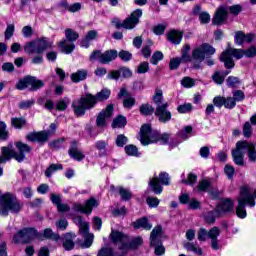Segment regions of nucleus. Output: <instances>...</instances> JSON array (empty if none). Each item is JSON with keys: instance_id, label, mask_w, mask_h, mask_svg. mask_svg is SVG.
<instances>
[{"instance_id": "nucleus-1", "label": "nucleus", "mask_w": 256, "mask_h": 256, "mask_svg": "<svg viewBox=\"0 0 256 256\" xmlns=\"http://www.w3.org/2000/svg\"><path fill=\"white\" fill-rule=\"evenodd\" d=\"M109 97H111V90L107 88L102 89L95 96L92 94L81 96L72 103L74 115H76V117H83L87 110L93 109V107L97 105V101H107Z\"/></svg>"}, {"instance_id": "nucleus-2", "label": "nucleus", "mask_w": 256, "mask_h": 256, "mask_svg": "<svg viewBox=\"0 0 256 256\" xmlns=\"http://www.w3.org/2000/svg\"><path fill=\"white\" fill-rule=\"evenodd\" d=\"M256 190L251 189L249 186H242L240 188V195L238 197V206L236 207V215L240 219H245L247 217V210H245V205L249 207H255Z\"/></svg>"}, {"instance_id": "nucleus-3", "label": "nucleus", "mask_w": 256, "mask_h": 256, "mask_svg": "<svg viewBox=\"0 0 256 256\" xmlns=\"http://www.w3.org/2000/svg\"><path fill=\"white\" fill-rule=\"evenodd\" d=\"M171 135L164 133L160 134L157 131H152L149 124H144L140 129V142L142 145H151V143H161L167 145Z\"/></svg>"}, {"instance_id": "nucleus-4", "label": "nucleus", "mask_w": 256, "mask_h": 256, "mask_svg": "<svg viewBox=\"0 0 256 256\" xmlns=\"http://www.w3.org/2000/svg\"><path fill=\"white\" fill-rule=\"evenodd\" d=\"M15 145L18 152L13 150V145L2 147L1 151L8 156V159H15L18 163H21V161L25 160V153H31V148L23 142H16Z\"/></svg>"}, {"instance_id": "nucleus-5", "label": "nucleus", "mask_w": 256, "mask_h": 256, "mask_svg": "<svg viewBox=\"0 0 256 256\" xmlns=\"http://www.w3.org/2000/svg\"><path fill=\"white\" fill-rule=\"evenodd\" d=\"M244 55H245V50L228 47L220 55V61L224 63L226 69H233V67H235V62H233V57L234 59H243Z\"/></svg>"}, {"instance_id": "nucleus-6", "label": "nucleus", "mask_w": 256, "mask_h": 256, "mask_svg": "<svg viewBox=\"0 0 256 256\" xmlns=\"http://www.w3.org/2000/svg\"><path fill=\"white\" fill-rule=\"evenodd\" d=\"M73 221L75 225H78L79 227V233L84 237V243L82 244V247L84 249H89L91 245H93V234L89 233V223L83 220V217L81 216H75L73 218Z\"/></svg>"}, {"instance_id": "nucleus-7", "label": "nucleus", "mask_w": 256, "mask_h": 256, "mask_svg": "<svg viewBox=\"0 0 256 256\" xmlns=\"http://www.w3.org/2000/svg\"><path fill=\"white\" fill-rule=\"evenodd\" d=\"M65 37L67 40H61L58 43V47L61 49L62 53L69 55L75 50V44H73V42L79 39V33L75 32L71 28H67L65 30Z\"/></svg>"}, {"instance_id": "nucleus-8", "label": "nucleus", "mask_w": 256, "mask_h": 256, "mask_svg": "<svg viewBox=\"0 0 256 256\" xmlns=\"http://www.w3.org/2000/svg\"><path fill=\"white\" fill-rule=\"evenodd\" d=\"M249 147H251V142L248 141H238L236 143L235 149L232 150V159L235 165L240 167L245 165V153L249 152Z\"/></svg>"}, {"instance_id": "nucleus-9", "label": "nucleus", "mask_w": 256, "mask_h": 256, "mask_svg": "<svg viewBox=\"0 0 256 256\" xmlns=\"http://www.w3.org/2000/svg\"><path fill=\"white\" fill-rule=\"evenodd\" d=\"M163 233V228L161 226H156L150 235V245L155 249V255L161 256L165 255V246L161 244V235Z\"/></svg>"}, {"instance_id": "nucleus-10", "label": "nucleus", "mask_w": 256, "mask_h": 256, "mask_svg": "<svg viewBox=\"0 0 256 256\" xmlns=\"http://www.w3.org/2000/svg\"><path fill=\"white\" fill-rule=\"evenodd\" d=\"M39 238V233L34 228H24L19 230L13 238L14 243H31Z\"/></svg>"}, {"instance_id": "nucleus-11", "label": "nucleus", "mask_w": 256, "mask_h": 256, "mask_svg": "<svg viewBox=\"0 0 256 256\" xmlns=\"http://www.w3.org/2000/svg\"><path fill=\"white\" fill-rule=\"evenodd\" d=\"M117 50H108L102 53L99 50L92 52L90 55V61H99L103 65H107V63H111V61H115L117 59Z\"/></svg>"}, {"instance_id": "nucleus-12", "label": "nucleus", "mask_w": 256, "mask_h": 256, "mask_svg": "<svg viewBox=\"0 0 256 256\" xmlns=\"http://www.w3.org/2000/svg\"><path fill=\"white\" fill-rule=\"evenodd\" d=\"M43 85V81L38 80L32 76H27L24 79L18 81L16 84V89L23 91L24 89H27V87H31L32 91H37V89H41Z\"/></svg>"}, {"instance_id": "nucleus-13", "label": "nucleus", "mask_w": 256, "mask_h": 256, "mask_svg": "<svg viewBox=\"0 0 256 256\" xmlns=\"http://www.w3.org/2000/svg\"><path fill=\"white\" fill-rule=\"evenodd\" d=\"M110 238L113 243L118 245L120 251H122V254L127 253V250L129 249V237H127V235L123 234L122 232L112 230Z\"/></svg>"}, {"instance_id": "nucleus-14", "label": "nucleus", "mask_w": 256, "mask_h": 256, "mask_svg": "<svg viewBox=\"0 0 256 256\" xmlns=\"http://www.w3.org/2000/svg\"><path fill=\"white\" fill-rule=\"evenodd\" d=\"M215 54V48H213L209 44H202L201 46L195 48L192 51V59L194 61H199L201 63L202 61H205V55H214Z\"/></svg>"}, {"instance_id": "nucleus-15", "label": "nucleus", "mask_w": 256, "mask_h": 256, "mask_svg": "<svg viewBox=\"0 0 256 256\" xmlns=\"http://www.w3.org/2000/svg\"><path fill=\"white\" fill-rule=\"evenodd\" d=\"M94 207H99V202L95 198H90L85 202L84 205L75 203L72 207V210L76 211L77 213L91 215V213H93Z\"/></svg>"}, {"instance_id": "nucleus-16", "label": "nucleus", "mask_w": 256, "mask_h": 256, "mask_svg": "<svg viewBox=\"0 0 256 256\" xmlns=\"http://www.w3.org/2000/svg\"><path fill=\"white\" fill-rule=\"evenodd\" d=\"M142 15L143 11L141 9L133 11L130 16L123 20V29H135L139 25V19H141Z\"/></svg>"}, {"instance_id": "nucleus-17", "label": "nucleus", "mask_w": 256, "mask_h": 256, "mask_svg": "<svg viewBox=\"0 0 256 256\" xmlns=\"http://www.w3.org/2000/svg\"><path fill=\"white\" fill-rule=\"evenodd\" d=\"M169 107V103L165 102L162 105H158L156 107L155 115L158 117V120L160 123H168V121H171V111H169L167 108Z\"/></svg>"}, {"instance_id": "nucleus-18", "label": "nucleus", "mask_w": 256, "mask_h": 256, "mask_svg": "<svg viewBox=\"0 0 256 256\" xmlns=\"http://www.w3.org/2000/svg\"><path fill=\"white\" fill-rule=\"evenodd\" d=\"M51 137V133L47 131L40 132H32L26 136L28 141L37 142V143H47L49 138Z\"/></svg>"}, {"instance_id": "nucleus-19", "label": "nucleus", "mask_w": 256, "mask_h": 256, "mask_svg": "<svg viewBox=\"0 0 256 256\" xmlns=\"http://www.w3.org/2000/svg\"><path fill=\"white\" fill-rule=\"evenodd\" d=\"M234 209L235 204L232 202L231 199L222 200L220 204H218L216 207L218 215H225V213H231V211H234Z\"/></svg>"}, {"instance_id": "nucleus-20", "label": "nucleus", "mask_w": 256, "mask_h": 256, "mask_svg": "<svg viewBox=\"0 0 256 256\" xmlns=\"http://www.w3.org/2000/svg\"><path fill=\"white\" fill-rule=\"evenodd\" d=\"M113 115V105H108L106 109L98 115L96 119V125L98 127H105L107 119Z\"/></svg>"}, {"instance_id": "nucleus-21", "label": "nucleus", "mask_w": 256, "mask_h": 256, "mask_svg": "<svg viewBox=\"0 0 256 256\" xmlns=\"http://www.w3.org/2000/svg\"><path fill=\"white\" fill-rule=\"evenodd\" d=\"M253 41H256L255 34H244L243 31H237L235 33L236 45H243V43H253Z\"/></svg>"}, {"instance_id": "nucleus-22", "label": "nucleus", "mask_w": 256, "mask_h": 256, "mask_svg": "<svg viewBox=\"0 0 256 256\" xmlns=\"http://www.w3.org/2000/svg\"><path fill=\"white\" fill-rule=\"evenodd\" d=\"M78 145L79 142L72 141L69 149V155L75 161H83V159H85V154L78 148Z\"/></svg>"}, {"instance_id": "nucleus-23", "label": "nucleus", "mask_w": 256, "mask_h": 256, "mask_svg": "<svg viewBox=\"0 0 256 256\" xmlns=\"http://www.w3.org/2000/svg\"><path fill=\"white\" fill-rule=\"evenodd\" d=\"M227 21V9L220 7L217 9L215 16L212 19L213 25H223Z\"/></svg>"}, {"instance_id": "nucleus-24", "label": "nucleus", "mask_w": 256, "mask_h": 256, "mask_svg": "<svg viewBox=\"0 0 256 256\" xmlns=\"http://www.w3.org/2000/svg\"><path fill=\"white\" fill-rule=\"evenodd\" d=\"M75 233L68 232L66 233L62 238V245L66 251H71L75 248V242H73V239H75Z\"/></svg>"}, {"instance_id": "nucleus-25", "label": "nucleus", "mask_w": 256, "mask_h": 256, "mask_svg": "<svg viewBox=\"0 0 256 256\" xmlns=\"http://www.w3.org/2000/svg\"><path fill=\"white\" fill-rule=\"evenodd\" d=\"M99 37V34L97 33V30H90L86 36L81 41V47H85V49H88L89 45H91V41H95Z\"/></svg>"}, {"instance_id": "nucleus-26", "label": "nucleus", "mask_w": 256, "mask_h": 256, "mask_svg": "<svg viewBox=\"0 0 256 256\" xmlns=\"http://www.w3.org/2000/svg\"><path fill=\"white\" fill-rule=\"evenodd\" d=\"M37 45V53H43L46 51V49H51L53 47V42L49 41L47 38L37 39L36 40Z\"/></svg>"}, {"instance_id": "nucleus-27", "label": "nucleus", "mask_w": 256, "mask_h": 256, "mask_svg": "<svg viewBox=\"0 0 256 256\" xmlns=\"http://www.w3.org/2000/svg\"><path fill=\"white\" fill-rule=\"evenodd\" d=\"M167 39L170 41V43H173L174 45H179L181 43V40L183 39V33L177 30H172L167 34Z\"/></svg>"}, {"instance_id": "nucleus-28", "label": "nucleus", "mask_w": 256, "mask_h": 256, "mask_svg": "<svg viewBox=\"0 0 256 256\" xmlns=\"http://www.w3.org/2000/svg\"><path fill=\"white\" fill-rule=\"evenodd\" d=\"M133 227L134 229H145L146 231H149L151 230V228L153 227V225H151L149 223V221L147 220V218H141V219H138L136 220L134 223H133Z\"/></svg>"}, {"instance_id": "nucleus-29", "label": "nucleus", "mask_w": 256, "mask_h": 256, "mask_svg": "<svg viewBox=\"0 0 256 256\" xmlns=\"http://www.w3.org/2000/svg\"><path fill=\"white\" fill-rule=\"evenodd\" d=\"M230 73L231 71H224L222 73L217 71L213 74L212 79L217 85H223L225 77H227Z\"/></svg>"}, {"instance_id": "nucleus-30", "label": "nucleus", "mask_w": 256, "mask_h": 256, "mask_svg": "<svg viewBox=\"0 0 256 256\" xmlns=\"http://www.w3.org/2000/svg\"><path fill=\"white\" fill-rule=\"evenodd\" d=\"M149 185L155 195H161V193H163V186L159 185V178H152L149 182Z\"/></svg>"}, {"instance_id": "nucleus-31", "label": "nucleus", "mask_w": 256, "mask_h": 256, "mask_svg": "<svg viewBox=\"0 0 256 256\" xmlns=\"http://www.w3.org/2000/svg\"><path fill=\"white\" fill-rule=\"evenodd\" d=\"M191 46L189 44L184 45L182 48V56L180 58V61L182 63H189L191 61Z\"/></svg>"}, {"instance_id": "nucleus-32", "label": "nucleus", "mask_w": 256, "mask_h": 256, "mask_svg": "<svg viewBox=\"0 0 256 256\" xmlns=\"http://www.w3.org/2000/svg\"><path fill=\"white\" fill-rule=\"evenodd\" d=\"M87 79V70H78L71 75L73 83H79V81H85Z\"/></svg>"}, {"instance_id": "nucleus-33", "label": "nucleus", "mask_w": 256, "mask_h": 256, "mask_svg": "<svg viewBox=\"0 0 256 256\" xmlns=\"http://www.w3.org/2000/svg\"><path fill=\"white\" fill-rule=\"evenodd\" d=\"M184 247L186 250L191 251L195 255H199V256L203 255V250L201 249V247H199V245L195 243L187 242L184 245Z\"/></svg>"}, {"instance_id": "nucleus-34", "label": "nucleus", "mask_w": 256, "mask_h": 256, "mask_svg": "<svg viewBox=\"0 0 256 256\" xmlns=\"http://www.w3.org/2000/svg\"><path fill=\"white\" fill-rule=\"evenodd\" d=\"M127 125V118L125 116H118L112 122L113 129H121Z\"/></svg>"}, {"instance_id": "nucleus-35", "label": "nucleus", "mask_w": 256, "mask_h": 256, "mask_svg": "<svg viewBox=\"0 0 256 256\" xmlns=\"http://www.w3.org/2000/svg\"><path fill=\"white\" fill-rule=\"evenodd\" d=\"M63 165L62 164H51L45 171L46 177H51L53 173H56V171H62Z\"/></svg>"}, {"instance_id": "nucleus-36", "label": "nucleus", "mask_w": 256, "mask_h": 256, "mask_svg": "<svg viewBox=\"0 0 256 256\" xmlns=\"http://www.w3.org/2000/svg\"><path fill=\"white\" fill-rule=\"evenodd\" d=\"M24 51H25V53H28V55H33V53H37L36 40L26 43V45L24 46Z\"/></svg>"}, {"instance_id": "nucleus-37", "label": "nucleus", "mask_w": 256, "mask_h": 256, "mask_svg": "<svg viewBox=\"0 0 256 256\" xmlns=\"http://www.w3.org/2000/svg\"><path fill=\"white\" fill-rule=\"evenodd\" d=\"M11 125L15 127V129H23V127L27 125V120L24 118H12Z\"/></svg>"}, {"instance_id": "nucleus-38", "label": "nucleus", "mask_w": 256, "mask_h": 256, "mask_svg": "<svg viewBox=\"0 0 256 256\" xmlns=\"http://www.w3.org/2000/svg\"><path fill=\"white\" fill-rule=\"evenodd\" d=\"M43 236L46 239H52L53 241H59V239H60L59 234H56L55 232H53V230L51 228L45 229Z\"/></svg>"}, {"instance_id": "nucleus-39", "label": "nucleus", "mask_w": 256, "mask_h": 256, "mask_svg": "<svg viewBox=\"0 0 256 256\" xmlns=\"http://www.w3.org/2000/svg\"><path fill=\"white\" fill-rule=\"evenodd\" d=\"M107 145H109L107 141L99 140L95 143V148L99 151V153H102V155H105L107 151Z\"/></svg>"}, {"instance_id": "nucleus-40", "label": "nucleus", "mask_w": 256, "mask_h": 256, "mask_svg": "<svg viewBox=\"0 0 256 256\" xmlns=\"http://www.w3.org/2000/svg\"><path fill=\"white\" fill-rule=\"evenodd\" d=\"M162 101H163V90L157 88L153 96V102L157 105V107H159V105H163L161 104Z\"/></svg>"}, {"instance_id": "nucleus-41", "label": "nucleus", "mask_w": 256, "mask_h": 256, "mask_svg": "<svg viewBox=\"0 0 256 256\" xmlns=\"http://www.w3.org/2000/svg\"><path fill=\"white\" fill-rule=\"evenodd\" d=\"M140 113L142 115H153V113H155V108H153V106L150 104H143L140 107Z\"/></svg>"}, {"instance_id": "nucleus-42", "label": "nucleus", "mask_w": 256, "mask_h": 256, "mask_svg": "<svg viewBox=\"0 0 256 256\" xmlns=\"http://www.w3.org/2000/svg\"><path fill=\"white\" fill-rule=\"evenodd\" d=\"M248 161H250V163L256 162V149L253 143H250V147L248 148Z\"/></svg>"}, {"instance_id": "nucleus-43", "label": "nucleus", "mask_w": 256, "mask_h": 256, "mask_svg": "<svg viewBox=\"0 0 256 256\" xmlns=\"http://www.w3.org/2000/svg\"><path fill=\"white\" fill-rule=\"evenodd\" d=\"M125 152L127 153V155H131L133 157H139V150L135 145H127L125 147Z\"/></svg>"}, {"instance_id": "nucleus-44", "label": "nucleus", "mask_w": 256, "mask_h": 256, "mask_svg": "<svg viewBox=\"0 0 256 256\" xmlns=\"http://www.w3.org/2000/svg\"><path fill=\"white\" fill-rule=\"evenodd\" d=\"M159 61H163V52L161 51H156L154 52V54L152 55L151 59H150V63L152 65H157V63H159Z\"/></svg>"}, {"instance_id": "nucleus-45", "label": "nucleus", "mask_w": 256, "mask_h": 256, "mask_svg": "<svg viewBox=\"0 0 256 256\" xmlns=\"http://www.w3.org/2000/svg\"><path fill=\"white\" fill-rule=\"evenodd\" d=\"M119 194H120V197L124 201H129V199H131V197H133V194H131V191H129L128 189L123 188V187L119 188Z\"/></svg>"}, {"instance_id": "nucleus-46", "label": "nucleus", "mask_w": 256, "mask_h": 256, "mask_svg": "<svg viewBox=\"0 0 256 256\" xmlns=\"http://www.w3.org/2000/svg\"><path fill=\"white\" fill-rule=\"evenodd\" d=\"M243 135L244 137H251V135H253V128L251 127V122L247 121L244 123L243 126Z\"/></svg>"}, {"instance_id": "nucleus-47", "label": "nucleus", "mask_w": 256, "mask_h": 256, "mask_svg": "<svg viewBox=\"0 0 256 256\" xmlns=\"http://www.w3.org/2000/svg\"><path fill=\"white\" fill-rule=\"evenodd\" d=\"M67 227H69V222L67 221V219L62 218L56 221V228L58 229V231H65Z\"/></svg>"}, {"instance_id": "nucleus-48", "label": "nucleus", "mask_w": 256, "mask_h": 256, "mask_svg": "<svg viewBox=\"0 0 256 256\" xmlns=\"http://www.w3.org/2000/svg\"><path fill=\"white\" fill-rule=\"evenodd\" d=\"M198 241H207V239H209V231H207V229L205 228H200L198 230Z\"/></svg>"}, {"instance_id": "nucleus-49", "label": "nucleus", "mask_w": 256, "mask_h": 256, "mask_svg": "<svg viewBox=\"0 0 256 256\" xmlns=\"http://www.w3.org/2000/svg\"><path fill=\"white\" fill-rule=\"evenodd\" d=\"M118 56L121 58L122 61L128 62L133 59V54L127 50H121L118 54Z\"/></svg>"}, {"instance_id": "nucleus-50", "label": "nucleus", "mask_w": 256, "mask_h": 256, "mask_svg": "<svg viewBox=\"0 0 256 256\" xmlns=\"http://www.w3.org/2000/svg\"><path fill=\"white\" fill-rule=\"evenodd\" d=\"M221 235V230L218 227H213L208 231V239L215 240Z\"/></svg>"}, {"instance_id": "nucleus-51", "label": "nucleus", "mask_w": 256, "mask_h": 256, "mask_svg": "<svg viewBox=\"0 0 256 256\" xmlns=\"http://www.w3.org/2000/svg\"><path fill=\"white\" fill-rule=\"evenodd\" d=\"M236 105H237V102H235L233 97L224 98V107H225V109H234V107Z\"/></svg>"}, {"instance_id": "nucleus-52", "label": "nucleus", "mask_w": 256, "mask_h": 256, "mask_svg": "<svg viewBox=\"0 0 256 256\" xmlns=\"http://www.w3.org/2000/svg\"><path fill=\"white\" fill-rule=\"evenodd\" d=\"M9 137V133L7 132V125L5 122H0V139L5 141Z\"/></svg>"}, {"instance_id": "nucleus-53", "label": "nucleus", "mask_w": 256, "mask_h": 256, "mask_svg": "<svg viewBox=\"0 0 256 256\" xmlns=\"http://www.w3.org/2000/svg\"><path fill=\"white\" fill-rule=\"evenodd\" d=\"M234 101L237 103L241 102V101H245V92H243L242 90H236L233 92V97Z\"/></svg>"}, {"instance_id": "nucleus-54", "label": "nucleus", "mask_w": 256, "mask_h": 256, "mask_svg": "<svg viewBox=\"0 0 256 256\" xmlns=\"http://www.w3.org/2000/svg\"><path fill=\"white\" fill-rule=\"evenodd\" d=\"M199 20L201 25H207L211 21V16L207 12H201L199 14Z\"/></svg>"}, {"instance_id": "nucleus-55", "label": "nucleus", "mask_w": 256, "mask_h": 256, "mask_svg": "<svg viewBox=\"0 0 256 256\" xmlns=\"http://www.w3.org/2000/svg\"><path fill=\"white\" fill-rule=\"evenodd\" d=\"M193 109V105L191 103H186L178 106V113H189Z\"/></svg>"}, {"instance_id": "nucleus-56", "label": "nucleus", "mask_w": 256, "mask_h": 256, "mask_svg": "<svg viewBox=\"0 0 256 256\" xmlns=\"http://www.w3.org/2000/svg\"><path fill=\"white\" fill-rule=\"evenodd\" d=\"M149 71V63L148 62H142L137 67L136 73H139V75H143L144 73H147Z\"/></svg>"}, {"instance_id": "nucleus-57", "label": "nucleus", "mask_w": 256, "mask_h": 256, "mask_svg": "<svg viewBox=\"0 0 256 256\" xmlns=\"http://www.w3.org/2000/svg\"><path fill=\"white\" fill-rule=\"evenodd\" d=\"M222 215H219V212L217 209L215 211L209 212L206 215V221L207 223H215V217H221Z\"/></svg>"}, {"instance_id": "nucleus-58", "label": "nucleus", "mask_w": 256, "mask_h": 256, "mask_svg": "<svg viewBox=\"0 0 256 256\" xmlns=\"http://www.w3.org/2000/svg\"><path fill=\"white\" fill-rule=\"evenodd\" d=\"M226 83L228 87H237L239 85L240 81L238 77L230 76L226 79Z\"/></svg>"}, {"instance_id": "nucleus-59", "label": "nucleus", "mask_w": 256, "mask_h": 256, "mask_svg": "<svg viewBox=\"0 0 256 256\" xmlns=\"http://www.w3.org/2000/svg\"><path fill=\"white\" fill-rule=\"evenodd\" d=\"M182 87L191 88L195 85V80L190 77H184L181 81Z\"/></svg>"}, {"instance_id": "nucleus-60", "label": "nucleus", "mask_w": 256, "mask_h": 256, "mask_svg": "<svg viewBox=\"0 0 256 256\" xmlns=\"http://www.w3.org/2000/svg\"><path fill=\"white\" fill-rule=\"evenodd\" d=\"M213 104L215 105V107H218L219 109H221V107H225V97H221V96H216L213 99Z\"/></svg>"}, {"instance_id": "nucleus-61", "label": "nucleus", "mask_w": 256, "mask_h": 256, "mask_svg": "<svg viewBox=\"0 0 256 256\" xmlns=\"http://www.w3.org/2000/svg\"><path fill=\"white\" fill-rule=\"evenodd\" d=\"M245 57H248L249 59H252L253 57H256V46H251L244 50Z\"/></svg>"}, {"instance_id": "nucleus-62", "label": "nucleus", "mask_w": 256, "mask_h": 256, "mask_svg": "<svg viewBox=\"0 0 256 256\" xmlns=\"http://www.w3.org/2000/svg\"><path fill=\"white\" fill-rule=\"evenodd\" d=\"M15 33V25L9 24L5 31V39H11Z\"/></svg>"}, {"instance_id": "nucleus-63", "label": "nucleus", "mask_w": 256, "mask_h": 256, "mask_svg": "<svg viewBox=\"0 0 256 256\" xmlns=\"http://www.w3.org/2000/svg\"><path fill=\"white\" fill-rule=\"evenodd\" d=\"M165 29H167V26L163 24H158L154 26L153 32L155 33V35H163V33H165Z\"/></svg>"}, {"instance_id": "nucleus-64", "label": "nucleus", "mask_w": 256, "mask_h": 256, "mask_svg": "<svg viewBox=\"0 0 256 256\" xmlns=\"http://www.w3.org/2000/svg\"><path fill=\"white\" fill-rule=\"evenodd\" d=\"M98 256H113V250L111 248H102Z\"/></svg>"}]
</instances>
